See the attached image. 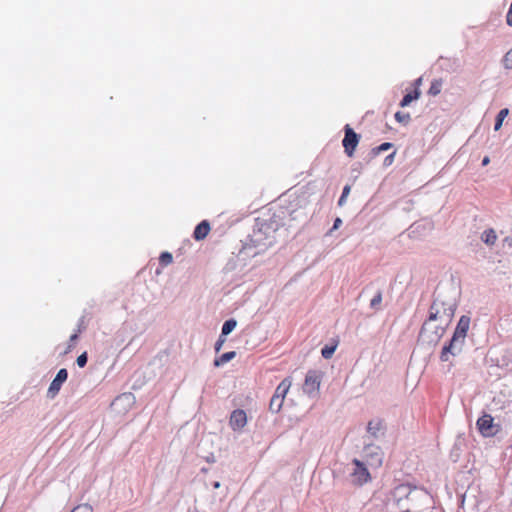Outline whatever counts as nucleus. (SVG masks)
Returning a JSON list of instances; mask_svg holds the SVG:
<instances>
[{"label": "nucleus", "mask_w": 512, "mask_h": 512, "mask_svg": "<svg viewBox=\"0 0 512 512\" xmlns=\"http://www.w3.org/2000/svg\"><path fill=\"white\" fill-rule=\"evenodd\" d=\"M441 89H442V80L436 79V80L432 81L428 93L432 96H436L441 92Z\"/></svg>", "instance_id": "obj_23"}, {"label": "nucleus", "mask_w": 512, "mask_h": 512, "mask_svg": "<svg viewBox=\"0 0 512 512\" xmlns=\"http://www.w3.org/2000/svg\"><path fill=\"white\" fill-rule=\"evenodd\" d=\"M247 423V416L244 410H234L230 416V426L233 430L242 429Z\"/></svg>", "instance_id": "obj_13"}, {"label": "nucleus", "mask_w": 512, "mask_h": 512, "mask_svg": "<svg viewBox=\"0 0 512 512\" xmlns=\"http://www.w3.org/2000/svg\"><path fill=\"white\" fill-rule=\"evenodd\" d=\"M235 356H236L235 351L226 352L214 360V366L220 367V366L226 364L227 362L231 361L232 359H234Z\"/></svg>", "instance_id": "obj_19"}, {"label": "nucleus", "mask_w": 512, "mask_h": 512, "mask_svg": "<svg viewBox=\"0 0 512 512\" xmlns=\"http://www.w3.org/2000/svg\"><path fill=\"white\" fill-rule=\"evenodd\" d=\"M393 144L390 143V142H384L382 143L381 145L377 146V147H374L371 149L370 151V155L371 157H376L377 155H379L380 153L384 152V151H387L389 150L390 148H392Z\"/></svg>", "instance_id": "obj_22"}, {"label": "nucleus", "mask_w": 512, "mask_h": 512, "mask_svg": "<svg viewBox=\"0 0 512 512\" xmlns=\"http://www.w3.org/2000/svg\"><path fill=\"white\" fill-rule=\"evenodd\" d=\"M508 113L509 110L507 108L500 110V112L497 115L494 128H501L503 121L507 117Z\"/></svg>", "instance_id": "obj_25"}, {"label": "nucleus", "mask_w": 512, "mask_h": 512, "mask_svg": "<svg viewBox=\"0 0 512 512\" xmlns=\"http://www.w3.org/2000/svg\"><path fill=\"white\" fill-rule=\"evenodd\" d=\"M384 435L383 423L379 419H373L368 422L367 434L364 437V441L374 442V440L380 439Z\"/></svg>", "instance_id": "obj_9"}, {"label": "nucleus", "mask_w": 512, "mask_h": 512, "mask_svg": "<svg viewBox=\"0 0 512 512\" xmlns=\"http://www.w3.org/2000/svg\"><path fill=\"white\" fill-rule=\"evenodd\" d=\"M225 337L226 336H222V334H220L218 340L216 341V343H215V351L217 353L221 350L223 344L225 343V341H226Z\"/></svg>", "instance_id": "obj_34"}, {"label": "nucleus", "mask_w": 512, "mask_h": 512, "mask_svg": "<svg viewBox=\"0 0 512 512\" xmlns=\"http://www.w3.org/2000/svg\"><path fill=\"white\" fill-rule=\"evenodd\" d=\"M421 81L422 79L421 78H418L415 82H414V85H415V89L411 92H408L404 97L403 99L401 100L400 102V105L402 107H405V106H408L412 101L416 100L419 98L420 96V91H419V86L421 85Z\"/></svg>", "instance_id": "obj_14"}, {"label": "nucleus", "mask_w": 512, "mask_h": 512, "mask_svg": "<svg viewBox=\"0 0 512 512\" xmlns=\"http://www.w3.org/2000/svg\"><path fill=\"white\" fill-rule=\"evenodd\" d=\"M353 464L355 465V468L351 473L353 482L359 485L368 482L370 480V474L363 462L359 461L358 459H354Z\"/></svg>", "instance_id": "obj_10"}, {"label": "nucleus", "mask_w": 512, "mask_h": 512, "mask_svg": "<svg viewBox=\"0 0 512 512\" xmlns=\"http://www.w3.org/2000/svg\"><path fill=\"white\" fill-rule=\"evenodd\" d=\"M350 186L349 185H346L344 186L343 190H342V194L338 200V205L339 206H343L346 202V198L348 197L349 193H350Z\"/></svg>", "instance_id": "obj_28"}, {"label": "nucleus", "mask_w": 512, "mask_h": 512, "mask_svg": "<svg viewBox=\"0 0 512 512\" xmlns=\"http://www.w3.org/2000/svg\"><path fill=\"white\" fill-rule=\"evenodd\" d=\"M67 378V370L65 368L60 369L48 388L47 396L53 399L59 393L62 384L67 380Z\"/></svg>", "instance_id": "obj_12"}, {"label": "nucleus", "mask_w": 512, "mask_h": 512, "mask_svg": "<svg viewBox=\"0 0 512 512\" xmlns=\"http://www.w3.org/2000/svg\"><path fill=\"white\" fill-rule=\"evenodd\" d=\"M213 487H214L215 489L219 488V487H220V482L215 481V482L213 483Z\"/></svg>", "instance_id": "obj_39"}, {"label": "nucleus", "mask_w": 512, "mask_h": 512, "mask_svg": "<svg viewBox=\"0 0 512 512\" xmlns=\"http://www.w3.org/2000/svg\"><path fill=\"white\" fill-rule=\"evenodd\" d=\"M291 386V382L288 379H284L276 388L273 396H278V398L284 399L286 394L289 391Z\"/></svg>", "instance_id": "obj_18"}, {"label": "nucleus", "mask_w": 512, "mask_h": 512, "mask_svg": "<svg viewBox=\"0 0 512 512\" xmlns=\"http://www.w3.org/2000/svg\"><path fill=\"white\" fill-rule=\"evenodd\" d=\"M457 300L454 291H438L429 309V321L448 325L454 317Z\"/></svg>", "instance_id": "obj_2"}, {"label": "nucleus", "mask_w": 512, "mask_h": 512, "mask_svg": "<svg viewBox=\"0 0 512 512\" xmlns=\"http://www.w3.org/2000/svg\"><path fill=\"white\" fill-rule=\"evenodd\" d=\"M278 223L273 220L256 219L252 233L244 242L241 253L247 257H255L264 253L276 242Z\"/></svg>", "instance_id": "obj_1"}, {"label": "nucleus", "mask_w": 512, "mask_h": 512, "mask_svg": "<svg viewBox=\"0 0 512 512\" xmlns=\"http://www.w3.org/2000/svg\"><path fill=\"white\" fill-rule=\"evenodd\" d=\"M363 455L369 465L379 467L383 461V452L381 448L373 442L364 441Z\"/></svg>", "instance_id": "obj_6"}, {"label": "nucleus", "mask_w": 512, "mask_h": 512, "mask_svg": "<svg viewBox=\"0 0 512 512\" xmlns=\"http://www.w3.org/2000/svg\"><path fill=\"white\" fill-rule=\"evenodd\" d=\"M490 163V158L488 156H485L482 160V165L486 166Z\"/></svg>", "instance_id": "obj_36"}, {"label": "nucleus", "mask_w": 512, "mask_h": 512, "mask_svg": "<svg viewBox=\"0 0 512 512\" xmlns=\"http://www.w3.org/2000/svg\"><path fill=\"white\" fill-rule=\"evenodd\" d=\"M87 360H88L87 354H86V352H84L77 357L76 363L79 367L82 368L87 364Z\"/></svg>", "instance_id": "obj_32"}, {"label": "nucleus", "mask_w": 512, "mask_h": 512, "mask_svg": "<svg viewBox=\"0 0 512 512\" xmlns=\"http://www.w3.org/2000/svg\"><path fill=\"white\" fill-rule=\"evenodd\" d=\"M335 350H336V345H332V346L326 345L325 347L322 348L321 355L324 359H330L333 356Z\"/></svg>", "instance_id": "obj_26"}, {"label": "nucleus", "mask_w": 512, "mask_h": 512, "mask_svg": "<svg viewBox=\"0 0 512 512\" xmlns=\"http://www.w3.org/2000/svg\"><path fill=\"white\" fill-rule=\"evenodd\" d=\"M71 512H93V508L89 504H81L76 506Z\"/></svg>", "instance_id": "obj_30"}, {"label": "nucleus", "mask_w": 512, "mask_h": 512, "mask_svg": "<svg viewBox=\"0 0 512 512\" xmlns=\"http://www.w3.org/2000/svg\"><path fill=\"white\" fill-rule=\"evenodd\" d=\"M209 231H210L209 222L206 220H203L195 227L194 232H193V237L197 241L203 240L208 235Z\"/></svg>", "instance_id": "obj_16"}, {"label": "nucleus", "mask_w": 512, "mask_h": 512, "mask_svg": "<svg viewBox=\"0 0 512 512\" xmlns=\"http://www.w3.org/2000/svg\"><path fill=\"white\" fill-rule=\"evenodd\" d=\"M469 326L470 318L465 315L461 316L451 340L442 348L440 354L441 361L447 362L449 361L450 355L457 356L462 352Z\"/></svg>", "instance_id": "obj_3"}, {"label": "nucleus", "mask_w": 512, "mask_h": 512, "mask_svg": "<svg viewBox=\"0 0 512 512\" xmlns=\"http://www.w3.org/2000/svg\"><path fill=\"white\" fill-rule=\"evenodd\" d=\"M159 261L163 266H167L173 262L172 254L169 252H163L161 253L159 257Z\"/></svg>", "instance_id": "obj_27"}, {"label": "nucleus", "mask_w": 512, "mask_h": 512, "mask_svg": "<svg viewBox=\"0 0 512 512\" xmlns=\"http://www.w3.org/2000/svg\"><path fill=\"white\" fill-rule=\"evenodd\" d=\"M360 136L355 133V130H345V136L342 141L345 153L348 157L354 155V151L359 143Z\"/></svg>", "instance_id": "obj_11"}, {"label": "nucleus", "mask_w": 512, "mask_h": 512, "mask_svg": "<svg viewBox=\"0 0 512 512\" xmlns=\"http://www.w3.org/2000/svg\"><path fill=\"white\" fill-rule=\"evenodd\" d=\"M236 325L237 321L235 319L231 318L226 320L222 326V336H227L228 334H230L235 329Z\"/></svg>", "instance_id": "obj_21"}, {"label": "nucleus", "mask_w": 512, "mask_h": 512, "mask_svg": "<svg viewBox=\"0 0 512 512\" xmlns=\"http://www.w3.org/2000/svg\"><path fill=\"white\" fill-rule=\"evenodd\" d=\"M395 155H396V152L393 151L388 156H386L385 159H384V162H383V166L384 167L390 166L393 163V161H394Z\"/></svg>", "instance_id": "obj_33"}, {"label": "nucleus", "mask_w": 512, "mask_h": 512, "mask_svg": "<svg viewBox=\"0 0 512 512\" xmlns=\"http://www.w3.org/2000/svg\"><path fill=\"white\" fill-rule=\"evenodd\" d=\"M284 399L278 398V396H272L269 404V409L273 413H278L283 406Z\"/></svg>", "instance_id": "obj_20"}, {"label": "nucleus", "mask_w": 512, "mask_h": 512, "mask_svg": "<svg viewBox=\"0 0 512 512\" xmlns=\"http://www.w3.org/2000/svg\"><path fill=\"white\" fill-rule=\"evenodd\" d=\"M503 64L504 66L507 68V69H511L512 68V49L509 50L506 55L504 56V59H503Z\"/></svg>", "instance_id": "obj_31"}, {"label": "nucleus", "mask_w": 512, "mask_h": 512, "mask_svg": "<svg viewBox=\"0 0 512 512\" xmlns=\"http://www.w3.org/2000/svg\"><path fill=\"white\" fill-rule=\"evenodd\" d=\"M504 242H505V243H507V244H509V245H512V238H511V237H506V238L504 239Z\"/></svg>", "instance_id": "obj_37"}, {"label": "nucleus", "mask_w": 512, "mask_h": 512, "mask_svg": "<svg viewBox=\"0 0 512 512\" xmlns=\"http://www.w3.org/2000/svg\"><path fill=\"white\" fill-rule=\"evenodd\" d=\"M413 490L410 486L401 484L394 488L389 498V503L399 506L403 510H408V507L404 505V501L410 498Z\"/></svg>", "instance_id": "obj_7"}, {"label": "nucleus", "mask_w": 512, "mask_h": 512, "mask_svg": "<svg viewBox=\"0 0 512 512\" xmlns=\"http://www.w3.org/2000/svg\"><path fill=\"white\" fill-rule=\"evenodd\" d=\"M322 378L323 373L320 370H309L305 376L303 392L311 398L317 397Z\"/></svg>", "instance_id": "obj_5"}, {"label": "nucleus", "mask_w": 512, "mask_h": 512, "mask_svg": "<svg viewBox=\"0 0 512 512\" xmlns=\"http://www.w3.org/2000/svg\"><path fill=\"white\" fill-rule=\"evenodd\" d=\"M134 402V397L130 393H124L120 396L116 397L115 400L112 402V406L117 409L118 407L122 406L123 408H129Z\"/></svg>", "instance_id": "obj_15"}, {"label": "nucleus", "mask_w": 512, "mask_h": 512, "mask_svg": "<svg viewBox=\"0 0 512 512\" xmlns=\"http://www.w3.org/2000/svg\"><path fill=\"white\" fill-rule=\"evenodd\" d=\"M395 118L400 124L406 125L410 119V115L408 113L397 112Z\"/></svg>", "instance_id": "obj_29"}, {"label": "nucleus", "mask_w": 512, "mask_h": 512, "mask_svg": "<svg viewBox=\"0 0 512 512\" xmlns=\"http://www.w3.org/2000/svg\"><path fill=\"white\" fill-rule=\"evenodd\" d=\"M481 240L488 246H493L497 240V234L494 229L489 228L481 234Z\"/></svg>", "instance_id": "obj_17"}, {"label": "nucleus", "mask_w": 512, "mask_h": 512, "mask_svg": "<svg viewBox=\"0 0 512 512\" xmlns=\"http://www.w3.org/2000/svg\"><path fill=\"white\" fill-rule=\"evenodd\" d=\"M477 427L484 437L494 436L498 431L493 417L489 414H484L477 420Z\"/></svg>", "instance_id": "obj_8"}, {"label": "nucleus", "mask_w": 512, "mask_h": 512, "mask_svg": "<svg viewBox=\"0 0 512 512\" xmlns=\"http://www.w3.org/2000/svg\"><path fill=\"white\" fill-rule=\"evenodd\" d=\"M381 303H382V292L378 291L370 301V308L375 311L380 310Z\"/></svg>", "instance_id": "obj_24"}, {"label": "nucleus", "mask_w": 512, "mask_h": 512, "mask_svg": "<svg viewBox=\"0 0 512 512\" xmlns=\"http://www.w3.org/2000/svg\"><path fill=\"white\" fill-rule=\"evenodd\" d=\"M432 322L429 318L424 322L419 337L423 342L435 346L443 337L447 325L440 322L439 325L433 326Z\"/></svg>", "instance_id": "obj_4"}, {"label": "nucleus", "mask_w": 512, "mask_h": 512, "mask_svg": "<svg viewBox=\"0 0 512 512\" xmlns=\"http://www.w3.org/2000/svg\"><path fill=\"white\" fill-rule=\"evenodd\" d=\"M78 338L77 334H73L70 336V341H75Z\"/></svg>", "instance_id": "obj_38"}, {"label": "nucleus", "mask_w": 512, "mask_h": 512, "mask_svg": "<svg viewBox=\"0 0 512 512\" xmlns=\"http://www.w3.org/2000/svg\"><path fill=\"white\" fill-rule=\"evenodd\" d=\"M341 224H342V220L340 218H336L332 228L329 231V234H331L334 230H337Z\"/></svg>", "instance_id": "obj_35"}]
</instances>
